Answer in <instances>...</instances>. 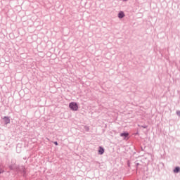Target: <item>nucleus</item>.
<instances>
[{"instance_id": "nucleus-1", "label": "nucleus", "mask_w": 180, "mask_h": 180, "mask_svg": "<svg viewBox=\"0 0 180 180\" xmlns=\"http://www.w3.org/2000/svg\"><path fill=\"white\" fill-rule=\"evenodd\" d=\"M69 108L71 109V110L77 112V110H78V104H77L75 102H72L69 104Z\"/></svg>"}, {"instance_id": "nucleus-2", "label": "nucleus", "mask_w": 180, "mask_h": 180, "mask_svg": "<svg viewBox=\"0 0 180 180\" xmlns=\"http://www.w3.org/2000/svg\"><path fill=\"white\" fill-rule=\"evenodd\" d=\"M25 168L23 166H21L20 167H17L16 171L22 172V174H26Z\"/></svg>"}, {"instance_id": "nucleus-3", "label": "nucleus", "mask_w": 180, "mask_h": 180, "mask_svg": "<svg viewBox=\"0 0 180 180\" xmlns=\"http://www.w3.org/2000/svg\"><path fill=\"white\" fill-rule=\"evenodd\" d=\"M103 153H105V149L102 146H100L98 149L99 155H103Z\"/></svg>"}, {"instance_id": "nucleus-4", "label": "nucleus", "mask_w": 180, "mask_h": 180, "mask_svg": "<svg viewBox=\"0 0 180 180\" xmlns=\"http://www.w3.org/2000/svg\"><path fill=\"white\" fill-rule=\"evenodd\" d=\"M4 120L6 124H9V123H11V119L9 118V117H4Z\"/></svg>"}, {"instance_id": "nucleus-5", "label": "nucleus", "mask_w": 180, "mask_h": 180, "mask_svg": "<svg viewBox=\"0 0 180 180\" xmlns=\"http://www.w3.org/2000/svg\"><path fill=\"white\" fill-rule=\"evenodd\" d=\"M124 16V13L123 11H120L118 13V18L119 19H123V17Z\"/></svg>"}, {"instance_id": "nucleus-6", "label": "nucleus", "mask_w": 180, "mask_h": 180, "mask_svg": "<svg viewBox=\"0 0 180 180\" xmlns=\"http://www.w3.org/2000/svg\"><path fill=\"white\" fill-rule=\"evenodd\" d=\"M128 136H129V133H127V132H124V133L120 134L121 137H127Z\"/></svg>"}, {"instance_id": "nucleus-7", "label": "nucleus", "mask_w": 180, "mask_h": 180, "mask_svg": "<svg viewBox=\"0 0 180 180\" xmlns=\"http://www.w3.org/2000/svg\"><path fill=\"white\" fill-rule=\"evenodd\" d=\"M10 169L13 170V169H16L18 167H16V166L15 165H11L9 166Z\"/></svg>"}, {"instance_id": "nucleus-8", "label": "nucleus", "mask_w": 180, "mask_h": 180, "mask_svg": "<svg viewBox=\"0 0 180 180\" xmlns=\"http://www.w3.org/2000/svg\"><path fill=\"white\" fill-rule=\"evenodd\" d=\"M180 171V168L179 167H176L174 169V172H175L176 174H177V172H179Z\"/></svg>"}, {"instance_id": "nucleus-9", "label": "nucleus", "mask_w": 180, "mask_h": 180, "mask_svg": "<svg viewBox=\"0 0 180 180\" xmlns=\"http://www.w3.org/2000/svg\"><path fill=\"white\" fill-rule=\"evenodd\" d=\"M84 128H85V130H86V131H89V127H85Z\"/></svg>"}, {"instance_id": "nucleus-10", "label": "nucleus", "mask_w": 180, "mask_h": 180, "mask_svg": "<svg viewBox=\"0 0 180 180\" xmlns=\"http://www.w3.org/2000/svg\"><path fill=\"white\" fill-rule=\"evenodd\" d=\"M55 146H58V143L57 141L53 142Z\"/></svg>"}, {"instance_id": "nucleus-11", "label": "nucleus", "mask_w": 180, "mask_h": 180, "mask_svg": "<svg viewBox=\"0 0 180 180\" xmlns=\"http://www.w3.org/2000/svg\"><path fill=\"white\" fill-rule=\"evenodd\" d=\"M176 114L178 115V116H180V111H177Z\"/></svg>"}, {"instance_id": "nucleus-12", "label": "nucleus", "mask_w": 180, "mask_h": 180, "mask_svg": "<svg viewBox=\"0 0 180 180\" xmlns=\"http://www.w3.org/2000/svg\"><path fill=\"white\" fill-rule=\"evenodd\" d=\"M139 165H140V164H139V163H137V164H136V167H139Z\"/></svg>"}, {"instance_id": "nucleus-13", "label": "nucleus", "mask_w": 180, "mask_h": 180, "mask_svg": "<svg viewBox=\"0 0 180 180\" xmlns=\"http://www.w3.org/2000/svg\"><path fill=\"white\" fill-rule=\"evenodd\" d=\"M143 127V129H146L147 127Z\"/></svg>"}, {"instance_id": "nucleus-14", "label": "nucleus", "mask_w": 180, "mask_h": 180, "mask_svg": "<svg viewBox=\"0 0 180 180\" xmlns=\"http://www.w3.org/2000/svg\"><path fill=\"white\" fill-rule=\"evenodd\" d=\"M18 153H20V151H18Z\"/></svg>"}, {"instance_id": "nucleus-15", "label": "nucleus", "mask_w": 180, "mask_h": 180, "mask_svg": "<svg viewBox=\"0 0 180 180\" xmlns=\"http://www.w3.org/2000/svg\"><path fill=\"white\" fill-rule=\"evenodd\" d=\"M0 174H1V172H0Z\"/></svg>"}]
</instances>
